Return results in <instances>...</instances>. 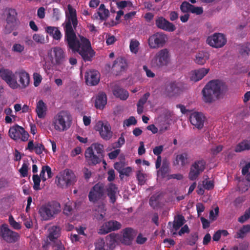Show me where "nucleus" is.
Returning <instances> with one entry per match:
<instances>
[{"mask_svg":"<svg viewBox=\"0 0 250 250\" xmlns=\"http://www.w3.org/2000/svg\"><path fill=\"white\" fill-rule=\"evenodd\" d=\"M49 235L48 238L51 242H55L56 240H59L57 238L60 235V229L59 227L53 226L48 229Z\"/></svg>","mask_w":250,"mask_h":250,"instance_id":"35","label":"nucleus"},{"mask_svg":"<svg viewBox=\"0 0 250 250\" xmlns=\"http://www.w3.org/2000/svg\"><path fill=\"white\" fill-rule=\"evenodd\" d=\"M241 50L242 53H246L247 55H248L250 52V43L248 42L245 43L242 46Z\"/></svg>","mask_w":250,"mask_h":250,"instance_id":"62","label":"nucleus"},{"mask_svg":"<svg viewBox=\"0 0 250 250\" xmlns=\"http://www.w3.org/2000/svg\"><path fill=\"white\" fill-rule=\"evenodd\" d=\"M117 191L118 188L113 183H110L106 188V196L107 195L109 197L110 202L112 204H114L116 201V195Z\"/></svg>","mask_w":250,"mask_h":250,"instance_id":"27","label":"nucleus"},{"mask_svg":"<svg viewBox=\"0 0 250 250\" xmlns=\"http://www.w3.org/2000/svg\"><path fill=\"white\" fill-rule=\"evenodd\" d=\"M164 149V146L162 145L157 146L153 149V152L154 155L159 156L162 153Z\"/></svg>","mask_w":250,"mask_h":250,"instance_id":"60","label":"nucleus"},{"mask_svg":"<svg viewBox=\"0 0 250 250\" xmlns=\"http://www.w3.org/2000/svg\"><path fill=\"white\" fill-rule=\"evenodd\" d=\"M121 227L122 224L120 222L116 220H110L103 224L98 230V233L106 234L111 231L117 230Z\"/></svg>","mask_w":250,"mask_h":250,"instance_id":"15","label":"nucleus"},{"mask_svg":"<svg viewBox=\"0 0 250 250\" xmlns=\"http://www.w3.org/2000/svg\"><path fill=\"white\" fill-rule=\"evenodd\" d=\"M47 106L42 100L37 103L36 112L38 117L40 119L44 118L46 114Z\"/></svg>","mask_w":250,"mask_h":250,"instance_id":"29","label":"nucleus"},{"mask_svg":"<svg viewBox=\"0 0 250 250\" xmlns=\"http://www.w3.org/2000/svg\"><path fill=\"white\" fill-rule=\"evenodd\" d=\"M206 162L202 159L195 161L191 166L188 174V178L190 180H196L205 169Z\"/></svg>","mask_w":250,"mask_h":250,"instance_id":"12","label":"nucleus"},{"mask_svg":"<svg viewBox=\"0 0 250 250\" xmlns=\"http://www.w3.org/2000/svg\"><path fill=\"white\" fill-rule=\"evenodd\" d=\"M60 212V205L56 201L48 202L42 205L38 210L41 219L43 221H48L54 219Z\"/></svg>","mask_w":250,"mask_h":250,"instance_id":"3","label":"nucleus"},{"mask_svg":"<svg viewBox=\"0 0 250 250\" xmlns=\"http://www.w3.org/2000/svg\"><path fill=\"white\" fill-rule=\"evenodd\" d=\"M45 31L55 40L60 41L62 37V34L57 27L47 26L45 27Z\"/></svg>","mask_w":250,"mask_h":250,"instance_id":"26","label":"nucleus"},{"mask_svg":"<svg viewBox=\"0 0 250 250\" xmlns=\"http://www.w3.org/2000/svg\"><path fill=\"white\" fill-rule=\"evenodd\" d=\"M90 147H93V150H94L96 151L97 155L103 159L104 157V147L103 145L99 143H95L92 144Z\"/></svg>","mask_w":250,"mask_h":250,"instance_id":"38","label":"nucleus"},{"mask_svg":"<svg viewBox=\"0 0 250 250\" xmlns=\"http://www.w3.org/2000/svg\"><path fill=\"white\" fill-rule=\"evenodd\" d=\"M86 83L90 86L97 85L100 81V74L96 70H89L85 75Z\"/></svg>","mask_w":250,"mask_h":250,"instance_id":"22","label":"nucleus"},{"mask_svg":"<svg viewBox=\"0 0 250 250\" xmlns=\"http://www.w3.org/2000/svg\"><path fill=\"white\" fill-rule=\"evenodd\" d=\"M209 68H202L195 70L192 72V76L190 78L191 80L197 82L201 80L209 72Z\"/></svg>","mask_w":250,"mask_h":250,"instance_id":"28","label":"nucleus"},{"mask_svg":"<svg viewBox=\"0 0 250 250\" xmlns=\"http://www.w3.org/2000/svg\"><path fill=\"white\" fill-rule=\"evenodd\" d=\"M226 89V85L221 81L213 80L209 81L202 90L203 101L206 103H212Z\"/></svg>","mask_w":250,"mask_h":250,"instance_id":"2","label":"nucleus"},{"mask_svg":"<svg viewBox=\"0 0 250 250\" xmlns=\"http://www.w3.org/2000/svg\"><path fill=\"white\" fill-rule=\"evenodd\" d=\"M84 156L88 164L91 166H95L100 163L102 159L98 155L94 154L92 147H88L86 149Z\"/></svg>","mask_w":250,"mask_h":250,"instance_id":"19","label":"nucleus"},{"mask_svg":"<svg viewBox=\"0 0 250 250\" xmlns=\"http://www.w3.org/2000/svg\"><path fill=\"white\" fill-rule=\"evenodd\" d=\"M16 77L18 78L19 82V88L24 89L28 86L30 83L29 74L24 70L20 69L15 72Z\"/></svg>","mask_w":250,"mask_h":250,"instance_id":"18","label":"nucleus"},{"mask_svg":"<svg viewBox=\"0 0 250 250\" xmlns=\"http://www.w3.org/2000/svg\"><path fill=\"white\" fill-rule=\"evenodd\" d=\"M165 91L169 97L176 96L182 91V84L175 81L170 82L166 85Z\"/></svg>","mask_w":250,"mask_h":250,"instance_id":"16","label":"nucleus"},{"mask_svg":"<svg viewBox=\"0 0 250 250\" xmlns=\"http://www.w3.org/2000/svg\"><path fill=\"white\" fill-rule=\"evenodd\" d=\"M219 208L218 207L215 208L214 210H211L209 211V218L211 221H215L219 215Z\"/></svg>","mask_w":250,"mask_h":250,"instance_id":"48","label":"nucleus"},{"mask_svg":"<svg viewBox=\"0 0 250 250\" xmlns=\"http://www.w3.org/2000/svg\"><path fill=\"white\" fill-rule=\"evenodd\" d=\"M0 77L4 80L9 86L12 89H15L19 88V83L16 78L15 73L9 69H0Z\"/></svg>","mask_w":250,"mask_h":250,"instance_id":"10","label":"nucleus"},{"mask_svg":"<svg viewBox=\"0 0 250 250\" xmlns=\"http://www.w3.org/2000/svg\"><path fill=\"white\" fill-rule=\"evenodd\" d=\"M173 165L184 167L188 164V154L184 152L176 155L175 160L173 161Z\"/></svg>","mask_w":250,"mask_h":250,"instance_id":"30","label":"nucleus"},{"mask_svg":"<svg viewBox=\"0 0 250 250\" xmlns=\"http://www.w3.org/2000/svg\"><path fill=\"white\" fill-rule=\"evenodd\" d=\"M109 10L105 8L104 4H101L99 7L98 11L94 14L93 17L96 19H98L99 17L101 21H105L109 17Z\"/></svg>","mask_w":250,"mask_h":250,"instance_id":"31","label":"nucleus"},{"mask_svg":"<svg viewBox=\"0 0 250 250\" xmlns=\"http://www.w3.org/2000/svg\"><path fill=\"white\" fill-rule=\"evenodd\" d=\"M185 221V218L182 215H178L175 217L173 224V229L175 231L178 230L184 225Z\"/></svg>","mask_w":250,"mask_h":250,"instance_id":"37","label":"nucleus"},{"mask_svg":"<svg viewBox=\"0 0 250 250\" xmlns=\"http://www.w3.org/2000/svg\"><path fill=\"white\" fill-rule=\"evenodd\" d=\"M205 120V117L201 112H195L190 116L191 124L199 129L202 128Z\"/></svg>","mask_w":250,"mask_h":250,"instance_id":"20","label":"nucleus"},{"mask_svg":"<svg viewBox=\"0 0 250 250\" xmlns=\"http://www.w3.org/2000/svg\"><path fill=\"white\" fill-rule=\"evenodd\" d=\"M33 181L34 182L33 188L35 190H39L41 189L40 182L41 181V178L38 174H34L33 175Z\"/></svg>","mask_w":250,"mask_h":250,"instance_id":"44","label":"nucleus"},{"mask_svg":"<svg viewBox=\"0 0 250 250\" xmlns=\"http://www.w3.org/2000/svg\"><path fill=\"white\" fill-rule=\"evenodd\" d=\"M54 250H64V248L60 240H56L54 242Z\"/></svg>","mask_w":250,"mask_h":250,"instance_id":"58","label":"nucleus"},{"mask_svg":"<svg viewBox=\"0 0 250 250\" xmlns=\"http://www.w3.org/2000/svg\"><path fill=\"white\" fill-rule=\"evenodd\" d=\"M0 236L8 243H15L20 238V234L11 230L7 224H2L0 229Z\"/></svg>","mask_w":250,"mask_h":250,"instance_id":"8","label":"nucleus"},{"mask_svg":"<svg viewBox=\"0 0 250 250\" xmlns=\"http://www.w3.org/2000/svg\"><path fill=\"white\" fill-rule=\"evenodd\" d=\"M33 39L38 43H43L44 41V37L38 34H35L33 36Z\"/></svg>","mask_w":250,"mask_h":250,"instance_id":"61","label":"nucleus"},{"mask_svg":"<svg viewBox=\"0 0 250 250\" xmlns=\"http://www.w3.org/2000/svg\"><path fill=\"white\" fill-rule=\"evenodd\" d=\"M146 174L142 172L141 171H137L136 172V178L138 182V185H144L146 180Z\"/></svg>","mask_w":250,"mask_h":250,"instance_id":"41","label":"nucleus"},{"mask_svg":"<svg viewBox=\"0 0 250 250\" xmlns=\"http://www.w3.org/2000/svg\"><path fill=\"white\" fill-rule=\"evenodd\" d=\"M107 103V98L106 94L104 93H100L97 97L95 101V105L98 109H103Z\"/></svg>","mask_w":250,"mask_h":250,"instance_id":"34","label":"nucleus"},{"mask_svg":"<svg viewBox=\"0 0 250 250\" xmlns=\"http://www.w3.org/2000/svg\"><path fill=\"white\" fill-rule=\"evenodd\" d=\"M88 197L89 201L94 204L103 202L106 198L105 185L101 182L96 183L91 188Z\"/></svg>","mask_w":250,"mask_h":250,"instance_id":"4","label":"nucleus"},{"mask_svg":"<svg viewBox=\"0 0 250 250\" xmlns=\"http://www.w3.org/2000/svg\"><path fill=\"white\" fill-rule=\"evenodd\" d=\"M223 146L218 145L211 148V152L213 155H216L223 149Z\"/></svg>","mask_w":250,"mask_h":250,"instance_id":"63","label":"nucleus"},{"mask_svg":"<svg viewBox=\"0 0 250 250\" xmlns=\"http://www.w3.org/2000/svg\"><path fill=\"white\" fill-rule=\"evenodd\" d=\"M45 149L44 146L41 144H37L35 146V151L37 154L42 153L43 150Z\"/></svg>","mask_w":250,"mask_h":250,"instance_id":"59","label":"nucleus"},{"mask_svg":"<svg viewBox=\"0 0 250 250\" xmlns=\"http://www.w3.org/2000/svg\"><path fill=\"white\" fill-rule=\"evenodd\" d=\"M137 124V120L133 116H130L128 119L125 120L123 123V126H129L131 125H135Z\"/></svg>","mask_w":250,"mask_h":250,"instance_id":"49","label":"nucleus"},{"mask_svg":"<svg viewBox=\"0 0 250 250\" xmlns=\"http://www.w3.org/2000/svg\"><path fill=\"white\" fill-rule=\"evenodd\" d=\"M51 63L55 66L62 67L66 61L65 52L63 48L59 46L51 48L48 53Z\"/></svg>","mask_w":250,"mask_h":250,"instance_id":"5","label":"nucleus"},{"mask_svg":"<svg viewBox=\"0 0 250 250\" xmlns=\"http://www.w3.org/2000/svg\"><path fill=\"white\" fill-rule=\"evenodd\" d=\"M21 131H23V127L16 125L10 128L9 135L11 138L17 140L20 139Z\"/></svg>","mask_w":250,"mask_h":250,"instance_id":"32","label":"nucleus"},{"mask_svg":"<svg viewBox=\"0 0 250 250\" xmlns=\"http://www.w3.org/2000/svg\"><path fill=\"white\" fill-rule=\"evenodd\" d=\"M192 4H190L188 2L183 1L180 5V8L181 11L183 13H188L190 12Z\"/></svg>","mask_w":250,"mask_h":250,"instance_id":"47","label":"nucleus"},{"mask_svg":"<svg viewBox=\"0 0 250 250\" xmlns=\"http://www.w3.org/2000/svg\"><path fill=\"white\" fill-rule=\"evenodd\" d=\"M24 49V47L23 45L19 43H15L13 45L12 47V50L14 52L21 53Z\"/></svg>","mask_w":250,"mask_h":250,"instance_id":"56","label":"nucleus"},{"mask_svg":"<svg viewBox=\"0 0 250 250\" xmlns=\"http://www.w3.org/2000/svg\"><path fill=\"white\" fill-rule=\"evenodd\" d=\"M132 169L130 167H123L121 171H119L120 178L122 179L124 178L123 176H129L132 172Z\"/></svg>","mask_w":250,"mask_h":250,"instance_id":"46","label":"nucleus"},{"mask_svg":"<svg viewBox=\"0 0 250 250\" xmlns=\"http://www.w3.org/2000/svg\"><path fill=\"white\" fill-rule=\"evenodd\" d=\"M155 24L157 28L169 32L175 30L176 27L173 23L169 22L163 17H158L155 20Z\"/></svg>","mask_w":250,"mask_h":250,"instance_id":"17","label":"nucleus"},{"mask_svg":"<svg viewBox=\"0 0 250 250\" xmlns=\"http://www.w3.org/2000/svg\"><path fill=\"white\" fill-rule=\"evenodd\" d=\"M29 164L28 162H24L21 167L19 169L21 177H25L27 176Z\"/></svg>","mask_w":250,"mask_h":250,"instance_id":"45","label":"nucleus"},{"mask_svg":"<svg viewBox=\"0 0 250 250\" xmlns=\"http://www.w3.org/2000/svg\"><path fill=\"white\" fill-rule=\"evenodd\" d=\"M34 85L37 87L42 82V78L40 74L34 73L33 74Z\"/></svg>","mask_w":250,"mask_h":250,"instance_id":"52","label":"nucleus"},{"mask_svg":"<svg viewBox=\"0 0 250 250\" xmlns=\"http://www.w3.org/2000/svg\"><path fill=\"white\" fill-rule=\"evenodd\" d=\"M206 42L208 44L213 47L220 48L226 44L227 40L223 34L216 33L213 35L209 36Z\"/></svg>","mask_w":250,"mask_h":250,"instance_id":"14","label":"nucleus"},{"mask_svg":"<svg viewBox=\"0 0 250 250\" xmlns=\"http://www.w3.org/2000/svg\"><path fill=\"white\" fill-rule=\"evenodd\" d=\"M69 121H70V115L67 111L62 110L54 117L52 125L56 130L62 132L69 128L67 126Z\"/></svg>","mask_w":250,"mask_h":250,"instance_id":"6","label":"nucleus"},{"mask_svg":"<svg viewBox=\"0 0 250 250\" xmlns=\"http://www.w3.org/2000/svg\"><path fill=\"white\" fill-rule=\"evenodd\" d=\"M95 250H108L104 239L100 238L97 240L95 243Z\"/></svg>","mask_w":250,"mask_h":250,"instance_id":"42","label":"nucleus"},{"mask_svg":"<svg viewBox=\"0 0 250 250\" xmlns=\"http://www.w3.org/2000/svg\"><path fill=\"white\" fill-rule=\"evenodd\" d=\"M17 13L14 9L10 8L8 10L6 18V25H5L4 32L9 34L13 31L17 25Z\"/></svg>","mask_w":250,"mask_h":250,"instance_id":"13","label":"nucleus"},{"mask_svg":"<svg viewBox=\"0 0 250 250\" xmlns=\"http://www.w3.org/2000/svg\"><path fill=\"white\" fill-rule=\"evenodd\" d=\"M120 152V149H117L114 150L108 153V155L109 158L111 160L114 159L116 158H117V157L119 154Z\"/></svg>","mask_w":250,"mask_h":250,"instance_id":"64","label":"nucleus"},{"mask_svg":"<svg viewBox=\"0 0 250 250\" xmlns=\"http://www.w3.org/2000/svg\"><path fill=\"white\" fill-rule=\"evenodd\" d=\"M8 221L10 226L14 229L19 230L21 229V225L15 220L12 215H10L9 216Z\"/></svg>","mask_w":250,"mask_h":250,"instance_id":"43","label":"nucleus"},{"mask_svg":"<svg viewBox=\"0 0 250 250\" xmlns=\"http://www.w3.org/2000/svg\"><path fill=\"white\" fill-rule=\"evenodd\" d=\"M170 60V54L169 51L167 48H164L159 50L155 55L151 61L153 66L156 68H160L167 66Z\"/></svg>","mask_w":250,"mask_h":250,"instance_id":"7","label":"nucleus"},{"mask_svg":"<svg viewBox=\"0 0 250 250\" xmlns=\"http://www.w3.org/2000/svg\"><path fill=\"white\" fill-rule=\"evenodd\" d=\"M69 16L64 26V41L67 48L73 53L78 52L85 61H91L95 55L90 41L83 36L77 38L74 29L77 26L78 20L76 10L70 5L67 6Z\"/></svg>","mask_w":250,"mask_h":250,"instance_id":"1","label":"nucleus"},{"mask_svg":"<svg viewBox=\"0 0 250 250\" xmlns=\"http://www.w3.org/2000/svg\"><path fill=\"white\" fill-rule=\"evenodd\" d=\"M118 237V234L111 233L106 236V240L110 242V244H113L117 241Z\"/></svg>","mask_w":250,"mask_h":250,"instance_id":"53","label":"nucleus"},{"mask_svg":"<svg viewBox=\"0 0 250 250\" xmlns=\"http://www.w3.org/2000/svg\"><path fill=\"white\" fill-rule=\"evenodd\" d=\"M250 149V138L239 143L235 148V151L240 152L246 150Z\"/></svg>","mask_w":250,"mask_h":250,"instance_id":"36","label":"nucleus"},{"mask_svg":"<svg viewBox=\"0 0 250 250\" xmlns=\"http://www.w3.org/2000/svg\"><path fill=\"white\" fill-rule=\"evenodd\" d=\"M125 143V139L123 134L119 138L118 141L113 144V147L119 148Z\"/></svg>","mask_w":250,"mask_h":250,"instance_id":"50","label":"nucleus"},{"mask_svg":"<svg viewBox=\"0 0 250 250\" xmlns=\"http://www.w3.org/2000/svg\"><path fill=\"white\" fill-rule=\"evenodd\" d=\"M140 42L136 39H131L129 44V49L132 53L136 54L139 51Z\"/></svg>","mask_w":250,"mask_h":250,"instance_id":"39","label":"nucleus"},{"mask_svg":"<svg viewBox=\"0 0 250 250\" xmlns=\"http://www.w3.org/2000/svg\"><path fill=\"white\" fill-rule=\"evenodd\" d=\"M62 180L66 186H71L76 181L75 175L72 170L66 169L64 170Z\"/></svg>","mask_w":250,"mask_h":250,"instance_id":"24","label":"nucleus"},{"mask_svg":"<svg viewBox=\"0 0 250 250\" xmlns=\"http://www.w3.org/2000/svg\"><path fill=\"white\" fill-rule=\"evenodd\" d=\"M127 62L123 58H118L114 62L112 67V72L116 75H119L127 68Z\"/></svg>","mask_w":250,"mask_h":250,"instance_id":"21","label":"nucleus"},{"mask_svg":"<svg viewBox=\"0 0 250 250\" xmlns=\"http://www.w3.org/2000/svg\"><path fill=\"white\" fill-rule=\"evenodd\" d=\"M149 96H150V93H149L147 92V93H145L143 95V96L139 99V100L137 104H139V105H143L144 106V105L146 102V101H147L148 97H149Z\"/></svg>","mask_w":250,"mask_h":250,"instance_id":"54","label":"nucleus"},{"mask_svg":"<svg viewBox=\"0 0 250 250\" xmlns=\"http://www.w3.org/2000/svg\"><path fill=\"white\" fill-rule=\"evenodd\" d=\"M113 95L122 100H125L129 96L128 91L120 86L115 85L112 89Z\"/></svg>","mask_w":250,"mask_h":250,"instance_id":"25","label":"nucleus"},{"mask_svg":"<svg viewBox=\"0 0 250 250\" xmlns=\"http://www.w3.org/2000/svg\"><path fill=\"white\" fill-rule=\"evenodd\" d=\"M167 40V37L162 32L155 33L149 36L148 44L151 49H156L163 47Z\"/></svg>","mask_w":250,"mask_h":250,"instance_id":"9","label":"nucleus"},{"mask_svg":"<svg viewBox=\"0 0 250 250\" xmlns=\"http://www.w3.org/2000/svg\"><path fill=\"white\" fill-rule=\"evenodd\" d=\"M209 58V54L207 51H200L196 54L194 62L198 64L203 65Z\"/></svg>","mask_w":250,"mask_h":250,"instance_id":"33","label":"nucleus"},{"mask_svg":"<svg viewBox=\"0 0 250 250\" xmlns=\"http://www.w3.org/2000/svg\"><path fill=\"white\" fill-rule=\"evenodd\" d=\"M190 12L199 15L203 13V9L201 7H195V6L192 5L191 9H190Z\"/></svg>","mask_w":250,"mask_h":250,"instance_id":"55","label":"nucleus"},{"mask_svg":"<svg viewBox=\"0 0 250 250\" xmlns=\"http://www.w3.org/2000/svg\"><path fill=\"white\" fill-rule=\"evenodd\" d=\"M76 205V203H73L70 201L67 202L64 207L63 213L66 215L71 214L73 209V207H75Z\"/></svg>","mask_w":250,"mask_h":250,"instance_id":"40","label":"nucleus"},{"mask_svg":"<svg viewBox=\"0 0 250 250\" xmlns=\"http://www.w3.org/2000/svg\"><path fill=\"white\" fill-rule=\"evenodd\" d=\"M95 129L99 132L101 138L104 140H109L112 137L113 132L107 122L98 121L96 124Z\"/></svg>","mask_w":250,"mask_h":250,"instance_id":"11","label":"nucleus"},{"mask_svg":"<svg viewBox=\"0 0 250 250\" xmlns=\"http://www.w3.org/2000/svg\"><path fill=\"white\" fill-rule=\"evenodd\" d=\"M204 188L207 190H210L214 188V183L212 181H203Z\"/></svg>","mask_w":250,"mask_h":250,"instance_id":"57","label":"nucleus"},{"mask_svg":"<svg viewBox=\"0 0 250 250\" xmlns=\"http://www.w3.org/2000/svg\"><path fill=\"white\" fill-rule=\"evenodd\" d=\"M160 170L162 176L163 177L166 176V174L168 173L169 171L168 164L167 163L163 162Z\"/></svg>","mask_w":250,"mask_h":250,"instance_id":"51","label":"nucleus"},{"mask_svg":"<svg viewBox=\"0 0 250 250\" xmlns=\"http://www.w3.org/2000/svg\"><path fill=\"white\" fill-rule=\"evenodd\" d=\"M122 243L130 245L137 235V231L131 228H126L123 229Z\"/></svg>","mask_w":250,"mask_h":250,"instance_id":"23","label":"nucleus"}]
</instances>
